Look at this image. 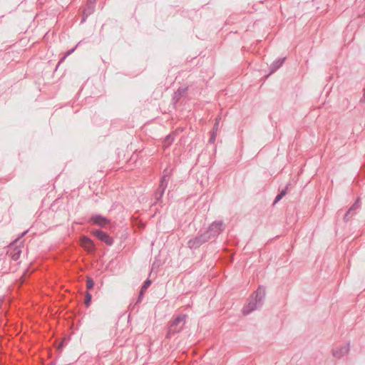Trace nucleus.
Returning <instances> with one entry per match:
<instances>
[{
	"label": "nucleus",
	"mask_w": 365,
	"mask_h": 365,
	"mask_svg": "<svg viewBox=\"0 0 365 365\" xmlns=\"http://www.w3.org/2000/svg\"><path fill=\"white\" fill-rule=\"evenodd\" d=\"M91 234L98 240L103 242L108 246L113 245L114 240L113 238L108 235V234L100 229L93 230Z\"/></svg>",
	"instance_id": "obj_5"
},
{
	"label": "nucleus",
	"mask_w": 365,
	"mask_h": 365,
	"mask_svg": "<svg viewBox=\"0 0 365 365\" xmlns=\"http://www.w3.org/2000/svg\"><path fill=\"white\" fill-rule=\"evenodd\" d=\"M79 43H80V42H79V43H78V44H77L74 48H71V49L68 50V51L66 52V53L65 56H63V57L61 58V61H63V59H64L67 56H69V55H71L73 52H74V51L76 49V48L78 47V44H79Z\"/></svg>",
	"instance_id": "obj_21"
},
{
	"label": "nucleus",
	"mask_w": 365,
	"mask_h": 365,
	"mask_svg": "<svg viewBox=\"0 0 365 365\" xmlns=\"http://www.w3.org/2000/svg\"><path fill=\"white\" fill-rule=\"evenodd\" d=\"M282 199V197H281V195H277L274 200L273 204L275 205Z\"/></svg>",
	"instance_id": "obj_24"
},
{
	"label": "nucleus",
	"mask_w": 365,
	"mask_h": 365,
	"mask_svg": "<svg viewBox=\"0 0 365 365\" xmlns=\"http://www.w3.org/2000/svg\"><path fill=\"white\" fill-rule=\"evenodd\" d=\"M94 284H95V282L93 281V279L89 277H87V280H86V287L88 289H91L93 288L94 287Z\"/></svg>",
	"instance_id": "obj_20"
},
{
	"label": "nucleus",
	"mask_w": 365,
	"mask_h": 365,
	"mask_svg": "<svg viewBox=\"0 0 365 365\" xmlns=\"http://www.w3.org/2000/svg\"><path fill=\"white\" fill-rule=\"evenodd\" d=\"M349 351V343L341 346V347L335 348L333 349V356L336 358L340 359L344 355L347 354Z\"/></svg>",
	"instance_id": "obj_8"
},
{
	"label": "nucleus",
	"mask_w": 365,
	"mask_h": 365,
	"mask_svg": "<svg viewBox=\"0 0 365 365\" xmlns=\"http://www.w3.org/2000/svg\"><path fill=\"white\" fill-rule=\"evenodd\" d=\"M220 118H216V122L213 126V128H212V134H211V136L209 139V142L212 143L215 142V138H216V134H217V129H218V125H219V120Z\"/></svg>",
	"instance_id": "obj_14"
},
{
	"label": "nucleus",
	"mask_w": 365,
	"mask_h": 365,
	"mask_svg": "<svg viewBox=\"0 0 365 365\" xmlns=\"http://www.w3.org/2000/svg\"><path fill=\"white\" fill-rule=\"evenodd\" d=\"M89 16H87L86 14H84V13L83 14V17H82V19H81V23H83L86 21V19Z\"/></svg>",
	"instance_id": "obj_26"
},
{
	"label": "nucleus",
	"mask_w": 365,
	"mask_h": 365,
	"mask_svg": "<svg viewBox=\"0 0 365 365\" xmlns=\"http://www.w3.org/2000/svg\"><path fill=\"white\" fill-rule=\"evenodd\" d=\"M285 57L279 58L272 63L269 66L270 73H274L277 69H279L284 63L285 61Z\"/></svg>",
	"instance_id": "obj_11"
},
{
	"label": "nucleus",
	"mask_w": 365,
	"mask_h": 365,
	"mask_svg": "<svg viewBox=\"0 0 365 365\" xmlns=\"http://www.w3.org/2000/svg\"><path fill=\"white\" fill-rule=\"evenodd\" d=\"M225 225L222 220L212 222L204 231L209 240H215L225 230Z\"/></svg>",
	"instance_id": "obj_3"
},
{
	"label": "nucleus",
	"mask_w": 365,
	"mask_h": 365,
	"mask_svg": "<svg viewBox=\"0 0 365 365\" xmlns=\"http://www.w3.org/2000/svg\"><path fill=\"white\" fill-rule=\"evenodd\" d=\"M165 192V190H161L160 188H158L154 194V197L155 198V202H158L161 198L163 197Z\"/></svg>",
	"instance_id": "obj_16"
},
{
	"label": "nucleus",
	"mask_w": 365,
	"mask_h": 365,
	"mask_svg": "<svg viewBox=\"0 0 365 365\" xmlns=\"http://www.w3.org/2000/svg\"><path fill=\"white\" fill-rule=\"evenodd\" d=\"M168 174H163V176L161 177L158 187L160 188L161 190H165L168 185Z\"/></svg>",
	"instance_id": "obj_15"
},
{
	"label": "nucleus",
	"mask_w": 365,
	"mask_h": 365,
	"mask_svg": "<svg viewBox=\"0 0 365 365\" xmlns=\"http://www.w3.org/2000/svg\"><path fill=\"white\" fill-rule=\"evenodd\" d=\"M95 6H96L95 1H90L89 2H88L84 10H83L84 14H86L87 16L91 15L94 12Z\"/></svg>",
	"instance_id": "obj_13"
},
{
	"label": "nucleus",
	"mask_w": 365,
	"mask_h": 365,
	"mask_svg": "<svg viewBox=\"0 0 365 365\" xmlns=\"http://www.w3.org/2000/svg\"><path fill=\"white\" fill-rule=\"evenodd\" d=\"M163 174H168V179L170 178V176L171 175V172L168 169V168H165L164 170H163Z\"/></svg>",
	"instance_id": "obj_25"
},
{
	"label": "nucleus",
	"mask_w": 365,
	"mask_h": 365,
	"mask_svg": "<svg viewBox=\"0 0 365 365\" xmlns=\"http://www.w3.org/2000/svg\"><path fill=\"white\" fill-rule=\"evenodd\" d=\"M143 296H144V293H143V292H139L138 297L137 301H136V302H135V304H139V303H140V302H141V301H142V299H143Z\"/></svg>",
	"instance_id": "obj_23"
},
{
	"label": "nucleus",
	"mask_w": 365,
	"mask_h": 365,
	"mask_svg": "<svg viewBox=\"0 0 365 365\" xmlns=\"http://www.w3.org/2000/svg\"><path fill=\"white\" fill-rule=\"evenodd\" d=\"M360 207V198L358 197L354 203L351 206V207L346 212L344 220L345 222H347L349 219L353 217L356 213V210Z\"/></svg>",
	"instance_id": "obj_7"
},
{
	"label": "nucleus",
	"mask_w": 365,
	"mask_h": 365,
	"mask_svg": "<svg viewBox=\"0 0 365 365\" xmlns=\"http://www.w3.org/2000/svg\"><path fill=\"white\" fill-rule=\"evenodd\" d=\"M28 230L26 231H24V232L21 233V236H24V235H26L27 233Z\"/></svg>",
	"instance_id": "obj_27"
},
{
	"label": "nucleus",
	"mask_w": 365,
	"mask_h": 365,
	"mask_svg": "<svg viewBox=\"0 0 365 365\" xmlns=\"http://www.w3.org/2000/svg\"><path fill=\"white\" fill-rule=\"evenodd\" d=\"M187 90V87H179L176 91L174 92L172 98V101L174 104H176L182 96L186 93Z\"/></svg>",
	"instance_id": "obj_10"
},
{
	"label": "nucleus",
	"mask_w": 365,
	"mask_h": 365,
	"mask_svg": "<svg viewBox=\"0 0 365 365\" xmlns=\"http://www.w3.org/2000/svg\"><path fill=\"white\" fill-rule=\"evenodd\" d=\"M287 187H288V185H287L285 187H284L283 189H282L278 193V195H281V197H284L286 195L287 192Z\"/></svg>",
	"instance_id": "obj_22"
},
{
	"label": "nucleus",
	"mask_w": 365,
	"mask_h": 365,
	"mask_svg": "<svg viewBox=\"0 0 365 365\" xmlns=\"http://www.w3.org/2000/svg\"><path fill=\"white\" fill-rule=\"evenodd\" d=\"M81 245L88 252H94L96 250V247L93 242L87 236H83L81 237Z\"/></svg>",
	"instance_id": "obj_9"
},
{
	"label": "nucleus",
	"mask_w": 365,
	"mask_h": 365,
	"mask_svg": "<svg viewBox=\"0 0 365 365\" xmlns=\"http://www.w3.org/2000/svg\"><path fill=\"white\" fill-rule=\"evenodd\" d=\"M9 252V255L11 257V259L14 261H17L20 257L21 250L20 247H11Z\"/></svg>",
	"instance_id": "obj_12"
},
{
	"label": "nucleus",
	"mask_w": 365,
	"mask_h": 365,
	"mask_svg": "<svg viewBox=\"0 0 365 365\" xmlns=\"http://www.w3.org/2000/svg\"><path fill=\"white\" fill-rule=\"evenodd\" d=\"M174 140V137L172 134L168 135L164 139V143L166 146H169Z\"/></svg>",
	"instance_id": "obj_18"
},
{
	"label": "nucleus",
	"mask_w": 365,
	"mask_h": 365,
	"mask_svg": "<svg viewBox=\"0 0 365 365\" xmlns=\"http://www.w3.org/2000/svg\"><path fill=\"white\" fill-rule=\"evenodd\" d=\"M265 294V288L259 286L257 289L250 296L248 303L244 306L242 309L243 314L247 315L259 309L263 304Z\"/></svg>",
	"instance_id": "obj_1"
},
{
	"label": "nucleus",
	"mask_w": 365,
	"mask_h": 365,
	"mask_svg": "<svg viewBox=\"0 0 365 365\" xmlns=\"http://www.w3.org/2000/svg\"><path fill=\"white\" fill-rule=\"evenodd\" d=\"M186 318V314H180L171 320L168 324L166 337L171 338L175 334L180 332L185 324Z\"/></svg>",
	"instance_id": "obj_2"
},
{
	"label": "nucleus",
	"mask_w": 365,
	"mask_h": 365,
	"mask_svg": "<svg viewBox=\"0 0 365 365\" xmlns=\"http://www.w3.org/2000/svg\"><path fill=\"white\" fill-rule=\"evenodd\" d=\"M92 295L90 292H86L85 294V304L86 307H89L91 302Z\"/></svg>",
	"instance_id": "obj_19"
},
{
	"label": "nucleus",
	"mask_w": 365,
	"mask_h": 365,
	"mask_svg": "<svg viewBox=\"0 0 365 365\" xmlns=\"http://www.w3.org/2000/svg\"><path fill=\"white\" fill-rule=\"evenodd\" d=\"M208 241L210 240L207 238L205 233L204 232V231H200L197 236L190 239L187 241V245L190 250H197V248H199L200 246L207 242Z\"/></svg>",
	"instance_id": "obj_4"
},
{
	"label": "nucleus",
	"mask_w": 365,
	"mask_h": 365,
	"mask_svg": "<svg viewBox=\"0 0 365 365\" xmlns=\"http://www.w3.org/2000/svg\"><path fill=\"white\" fill-rule=\"evenodd\" d=\"M152 282L150 279H147L142 284L140 292L145 294L148 288L150 286Z\"/></svg>",
	"instance_id": "obj_17"
},
{
	"label": "nucleus",
	"mask_w": 365,
	"mask_h": 365,
	"mask_svg": "<svg viewBox=\"0 0 365 365\" xmlns=\"http://www.w3.org/2000/svg\"><path fill=\"white\" fill-rule=\"evenodd\" d=\"M89 222L96 225L103 227L110 223V220L101 215L96 214L91 217Z\"/></svg>",
	"instance_id": "obj_6"
}]
</instances>
